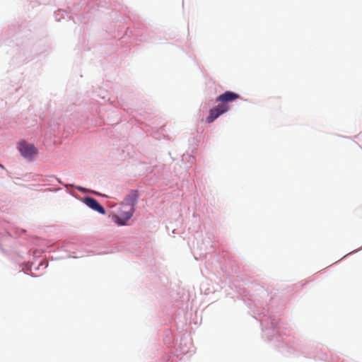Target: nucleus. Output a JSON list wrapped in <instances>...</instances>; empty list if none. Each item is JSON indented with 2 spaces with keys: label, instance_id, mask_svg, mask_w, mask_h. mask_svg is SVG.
I'll use <instances>...</instances> for the list:
<instances>
[{
  "label": "nucleus",
  "instance_id": "nucleus-6",
  "mask_svg": "<svg viewBox=\"0 0 362 362\" xmlns=\"http://www.w3.org/2000/svg\"><path fill=\"white\" fill-rule=\"evenodd\" d=\"M138 195L136 192H132L125 198L124 201L127 202L129 206L134 207L136 204Z\"/></svg>",
  "mask_w": 362,
  "mask_h": 362
},
{
  "label": "nucleus",
  "instance_id": "nucleus-3",
  "mask_svg": "<svg viewBox=\"0 0 362 362\" xmlns=\"http://www.w3.org/2000/svg\"><path fill=\"white\" fill-rule=\"evenodd\" d=\"M134 212V208L129 206L128 210L121 209L119 216L116 217V222L120 226L125 225L126 221L131 218Z\"/></svg>",
  "mask_w": 362,
  "mask_h": 362
},
{
  "label": "nucleus",
  "instance_id": "nucleus-4",
  "mask_svg": "<svg viewBox=\"0 0 362 362\" xmlns=\"http://www.w3.org/2000/svg\"><path fill=\"white\" fill-rule=\"evenodd\" d=\"M240 98V96L233 92L231 91H226L224 93L220 95L216 98L217 102H221L222 104L226 103H229L238 100Z\"/></svg>",
  "mask_w": 362,
  "mask_h": 362
},
{
  "label": "nucleus",
  "instance_id": "nucleus-5",
  "mask_svg": "<svg viewBox=\"0 0 362 362\" xmlns=\"http://www.w3.org/2000/svg\"><path fill=\"white\" fill-rule=\"evenodd\" d=\"M84 202L90 208L97 211L98 212L102 214L105 213L104 208L95 199L91 197H86L84 199Z\"/></svg>",
  "mask_w": 362,
  "mask_h": 362
},
{
  "label": "nucleus",
  "instance_id": "nucleus-1",
  "mask_svg": "<svg viewBox=\"0 0 362 362\" xmlns=\"http://www.w3.org/2000/svg\"><path fill=\"white\" fill-rule=\"evenodd\" d=\"M18 150L21 155L28 159H33L37 154V149L35 146L25 141L19 143Z\"/></svg>",
  "mask_w": 362,
  "mask_h": 362
},
{
  "label": "nucleus",
  "instance_id": "nucleus-2",
  "mask_svg": "<svg viewBox=\"0 0 362 362\" xmlns=\"http://www.w3.org/2000/svg\"><path fill=\"white\" fill-rule=\"evenodd\" d=\"M228 110V106L226 104H220L216 107L212 108L209 111V115L206 118L209 123L213 122L220 115L226 112Z\"/></svg>",
  "mask_w": 362,
  "mask_h": 362
}]
</instances>
